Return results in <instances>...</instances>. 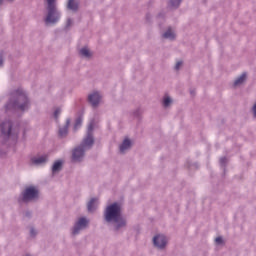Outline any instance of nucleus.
I'll list each match as a JSON object with an SVG mask.
<instances>
[{"mask_svg":"<svg viewBox=\"0 0 256 256\" xmlns=\"http://www.w3.org/2000/svg\"><path fill=\"white\" fill-rule=\"evenodd\" d=\"M105 219L108 223L113 221L117 223L116 229H120V227H125V219L121 216V206L117 203H114L106 208Z\"/></svg>","mask_w":256,"mask_h":256,"instance_id":"obj_1","label":"nucleus"},{"mask_svg":"<svg viewBox=\"0 0 256 256\" xmlns=\"http://www.w3.org/2000/svg\"><path fill=\"white\" fill-rule=\"evenodd\" d=\"M87 133V137L83 140L81 146L74 149L72 154L73 161H81V159H83V155H85V148L93 145V122L88 125Z\"/></svg>","mask_w":256,"mask_h":256,"instance_id":"obj_2","label":"nucleus"},{"mask_svg":"<svg viewBox=\"0 0 256 256\" xmlns=\"http://www.w3.org/2000/svg\"><path fill=\"white\" fill-rule=\"evenodd\" d=\"M48 5V15L45 19L47 25L49 23H57L59 21V12H57V8L55 7V0H46Z\"/></svg>","mask_w":256,"mask_h":256,"instance_id":"obj_3","label":"nucleus"},{"mask_svg":"<svg viewBox=\"0 0 256 256\" xmlns=\"http://www.w3.org/2000/svg\"><path fill=\"white\" fill-rule=\"evenodd\" d=\"M17 101L14 102L13 107L20 109V111H25L29 109V100L27 99V95L22 90L16 91Z\"/></svg>","mask_w":256,"mask_h":256,"instance_id":"obj_4","label":"nucleus"},{"mask_svg":"<svg viewBox=\"0 0 256 256\" xmlns=\"http://www.w3.org/2000/svg\"><path fill=\"white\" fill-rule=\"evenodd\" d=\"M22 196V201L25 203H27V201H33V199H37V197H39V190L33 186H30L25 189Z\"/></svg>","mask_w":256,"mask_h":256,"instance_id":"obj_5","label":"nucleus"},{"mask_svg":"<svg viewBox=\"0 0 256 256\" xmlns=\"http://www.w3.org/2000/svg\"><path fill=\"white\" fill-rule=\"evenodd\" d=\"M88 223H89V221H87V219L80 218L76 222V224L73 228V231H72L73 235H77L79 233V231H81V229H85V227H87Z\"/></svg>","mask_w":256,"mask_h":256,"instance_id":"obj_6","label":"nucleus"},{"mask_svg":"<svg viewBox=\"0 0 256 256\" xmlns=\"http://www.w3.org/2000/svg\"><path fill=\"white\" fill-rule=\"evenodd\" d=\"M153 243L155 247H158V249L165 248V245H167V237L163 235H158L153 238Z\"/></svg>","mask_w":256,"mask_h":256,"instance_id":"obj_7","label":"nucleus"},{"mask_svg":"<svg viewBox=\"0 0 256 256\" xmlns=\"http://www.w3.org/2000/svg\"><path fill=\"white\" fill-rule=\"evenodd\" d=\"M2 135H6L7 137H15L11 128V121L4 122L1 125Z\"/></svg>","mask_w":256,"mask_h":256,"instance_id":"obj_8","label":"nucleus"},{"mask_svg":"<svg viewBox=\"0 0 256 256\" xmlns=\"http://www.w3.org/2000/svg\"><path fill=\"white\" fill-rule=\"evenodd\" d=\"M88 100L91 103L92 107H97L101 101V95L99 92H94L88 96Z\"/></svg>","mask_w":256,"mask_h":256,"instance_id":"obj_9","label":"nucleus"},{"mask_svg":"<svg viewBox=\"0 0 256 256\" xmlns=\"http://www.w3.org/2000/svg\"><path fill=\"white\" fill-rule=\"evenodd\" d=\"M131 147V140L130 139H124L122 145L120 146V153H125L127 149Z\"/></svg>","mask_w":256,"mask_h":256,"instance_id":"obj_10","label":"nucleus"},{"mask_svg":"<svg viewBox=\"0 0 256 256\" xmlns=\"http://www.w3.org/2000/svg\"><path fill=\"white\" fill-rule=\"evenodd\" d=\"M245 79H247V74L243 73L238 79L234 81V87H238V85L245 83Z\"/></svg>","mask_w":256,"mask_h":256,"instance_id":"obj_11","label":"nucleus"},{"mask_svg":"<svg viewBox=\"0 0 256 256\" xmlns=\"http://www.w3.org/2000/svg\"><path fill=\"white\" fill-rule=\"evenodd\" d=\"M47 161V156H40L38 158H33L32 163L34 165H41V163H45Z\"/></svg>","mask_w":256,"mask_h":256,"instance_id":"obj_12","label":"nucleus"},{"mask_svg":"<svg viewBox=\"0 0 256 256\" xmlns=\"http://www.w3.org/2000/svg\"><path fill=\"white\" fill-rule=\"evenodd\" d=\"M95 203H97V199L92 198L88 204H87V209L90 213H93L95 211Z\"/></svg>","mask_w":256,"mask_h":256,"instance_id":"obj_13","label":"nucleus"},{"mask_svg":"<svg viewBox=\"0 0 256 256\" xmlns=\"http://www.w3.org/2000/svg\"><path fill=\"white\" fill-rule=\"evenodd\" d=\"M164 39H175V32L171 29H168L164 34H163Z\"/></svg>","mask_w":256,"mask_h":256,"instance_id":"obj_14","label":"nucleus"},{"mask_svg":"<svg viewBox=\"0 0 256 256\" xmlns=\"http://www.w3.org/2000/svg\"><path fill=\"white\" fill-rule=\"evenodd\" d=\"M68 125H69V121H67V125L64 126L63 128L59 129V136L60 137H65V135H67L68 133Z\"/></svg>","mask_w":256,"mask_h":256,"instance_id":"obj_15","label":"nucleus"},{"mask_svg":"<svg viewBox=\"0 0 256 256\" xmlns=\"http://www.w3.org/2000/svg\"><path fill=\"white\" fill-rule=\"evenodd\" d=\"M78 4L75 2V0H69L68 1V9H71L72 11H77Z\"/></svg>","mask_w":256,"mask_h":256,"instance_id":"obj_16","label":"nucleus"},{"mask_svg":"<svg viewBox=\"0 0 256 256\" xmlns=\"http://www.w3.org/2000/svg\"><path fill=\"white\" fill-rule=\"evenodd\" d=\"M63 165V162L61 161H56L52 167V171L53 173H55L56 171H59V169H61V166Z\"/></svg>","mask_w":256,"mask_h":256,"instance_id":"obj_17","label":"nucleus"},{"mask_svg":"<svg viewBox=\"0 0 256 256\" xmlns=\"http://www.w3.org/2000/svg\"><path fill=\"white\" fill-rule=\"evenodd\" d=\"M80 55H82V57H91V51L87 48H82L80 50Z\"/></svg>","mask_w":256,"mask_h":256,"instance_id":"obj_18","label":"nucleus"},{"mask_svg":"<svg viewBox=\"0 0 256 256\" xmlns=\"http://www.w3.org/2000/svg\"><path fill=\"white\" fill-rule=\"evenodd\" d=\"M181 5V0H170V7L177 8Z\"/></svg>","mask_w":256,"mask_h":256,"instance_id":"obj_19","label":"nucleus"},{"mask_svg":"<svg viewBox=\"0 0 256 256\" xmlns=\"http://www.w3.org/2000/svg\"><path fill=\"white\" fill-rule=\"evenodd\" d=\"M170 104H171V98L169 96H166L163 100V105L164 107H169Z\"/></svg>","mask_w":256,"mask_h":256,"instance_id":"obj_20","label":"nucleus"},{"mask_svg":"<svg viewBox=\"0 0 256 256\" xmlns=\"http://www.w3.org/2000/svg\"><path fill=\"white\" fill-rule=\"evenodd\" d=\"M81 122H82L81 118H78V119L76 120L74 129H77L78 127H81Z\"/></svg>","mask_w":256,"mask_h":256,"instance_id":"obj_21","label":"nucleus"},{"mask_svg":"<svg viewBox=\"0 0 256 256\" xmlns=\"http://www.w3.org/2000/svg\"><path fill=\"white\" fill-rule=\"evenodd\" d=\"M215 243H216L217 245H221V243H223V238H222L221 236L217 237V238L215 239Z\"/></svg>","mask_w":256,"mask_h":256,"instance_id":"obj_22","label":"nucleus"},{"mask_svg":"<svg viewBox=\"0 0 256 256\" xmlns=\"http://www.w3.org/2000/svg\"><path fill=\"white\" fill-rule=\"evenodd\" d=\"M181 65H183V61H178V62L176 63V65H175L176 71H179Z\"/></svg>","mask_w":256,"mask_h":256,"instance_id":"obj_23","label":"nucleus"},{"mask_svg":"<svg viewBox=\"0 0 256 256\" xmlns=\"http://www.w3.org/2000/svg\"><path fill=\"white\" fill-rule=\"evenodd\" d=\"M59 113H61V109H56L54 112L55 119H57V117L59 116Z\"/></svg>","mask_w":256,"mask_h":256,"instance_id":"obj_24","label":"nucleus"},{"mask_svg":"<svg viewBox=\"0 0 256 256\" xmlns=\"http://www.w3.org/2000/svg\"><path fill=\"white\" fill-rule=\"evenodd\" d=\"M220 163L221 165H225V163H227V158H221Z\"/></svg>","mask_w":256,"mask_h":256,"instance_id":"obj_25","label":"nucleus"},{"mask_svg":"<svg viewBox=\"0 0 256 256\" xmlns=\"http://www.w3.org/2000/svg\"><path fill=\"white\" fill-rule=\"evenodd\" d=\"M3 65V54L0 53V67Z\"/></svg>","mask_w":256,"mask_h":256,"instance_id":"obj_26","label":"nucleus"},{"mask_svg":"<svg viewBox=\"0 0 256 256\" xmlns=\"http://www.w3.org/2000/svg\"><path fill=\"white\" fill-rule=\"evenodd\" d=\"M71 19H68V22H67V25H68V27H69V25H71Z\"/></svg>","mask_w":256,"mask_h":256,"instance_id":"obj_27","label":"nucleus"},{"mask_svg":"<svg viewBox=\"0 0 256 256\" xmlns=\"http://www.w3.org/2000/svg\"><path fill=\"white\" fill-rule=\"evenodd\" d=\"M30 233L31 235H35V230L32 229Z\"/></svg>","mask_w":256,"mask_h":256,"instance_id":"obj_28","label":"nucleus"},{"mask_svg":"<svg viewBox=\"0 0 256 256\" xmlns=\"http://www.w3.org/2000/svg\"><path fill=\"white\" fill-rule=\"evenodd\" d=\"M3 3V0H0V5Z\"/></svg>","mask_w":256,"mask_h":256,"instance_id":"obj_29","label":"nucleus"}]
</instances>
